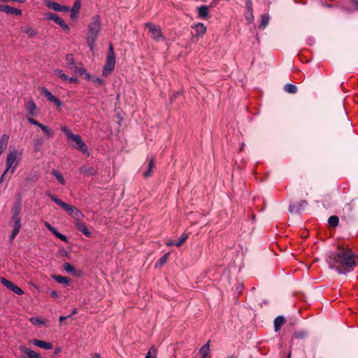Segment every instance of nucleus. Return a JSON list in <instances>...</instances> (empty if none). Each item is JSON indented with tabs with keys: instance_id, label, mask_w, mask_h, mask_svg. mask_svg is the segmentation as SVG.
Here are the masks:
<instances>
[{
	"instance_id": "nucleus-24",
	"label": "nucleus",
	"mask_w": 358,
	"mask_h": 358,
	"mask_svg": "<svg viewBox=\"0 0 358 358\" xmlns=\"http://www.w3.org/2000/svg\"><path fill=\"white\" fill-rule=\"evenodd\" d=\"M64 269L70 273H72L74 276H78L79 273L77 272L74 266H73L69 263H64L63 265Z\"/></svg>"
},
{
	"instance_id": "nucleus-22",
	"label": "nucleus",
	"mask_w": 358,
	"mask_h": 358,
	"mask_svg": "<svg viewBox=\"0 0 358 358\" xmlns=\"http://www.w3.org/2000/svg\"><path fill=\"white\" fill-rule=\"evenodd\" d=\"M285 322V320L282 316H278L274 320V328L275 331H278L281 328V327Z\"/></svg>"
},
{
	"instance_id": "nucleus-2",
	"label": "nucleus",
	"mask_w": 358,
	"mask_h": 358,
	"mask_svg": "<svg viewBox=\"0 0 358 358\" xmlns=\"http://www.w3.org/2000/svg\"><path fill=\"white\" fill-rule=\"evenodd\" d=\"M48 195L52 201L66 210L69 215L76 220L75 226L78 230L81 231L87 237L92 236L86 224L81 222L84 217V215L77 208L64 202L52 194L48 193Z\"/></svg>"
},
{
	"instance_id": "nucleus-19",
	"label": "nucleus",
	"mask_w": 358,
	"mask_h": 358,
	"mask_svg": "<svg viewBox=\"0 0 358 358\" xmlns=\"http://www.w3.org/2000/svg\"><path fill=\"white\" fill-rule=\"evenodd\" d=\"M31 343L34 345H36L38 348H41L45 349V350H50L53 348V345L52 343L46 342V341H43L41 340L34 339L31 341Z\"/></svg>"
},
{
	"instance_id": "nucleus-54",
	"label": "nucleus",
	"mask_w": 358,
	"mask_h": 358,
	"mask_svg": "<svg viewBox=\"0 0 358 358\" xmlns=\"http://www.w3.org/2000/svg\"><path fill=\"white\" fill-rule=\"evenodd\" d=\"M287 358H291V352H289V353L287 355Z\"/></svg>"
},
{
	"instance_id": "nucleus-48",
	"label": "nucleus",
	"mask_w": 358,
	"mask_h": 358,
	"mask_svg": "<svg viewBox=\"0 0 358 358\" xmlns=\"http://www.w3.org/2000/svg\"><path fill=\"white\" fill-rule=\"evenodd\" d=\"M50 296H51L52 297L57 298V297H58L59 294L57 293V291H52V292H50Z\"/></svg>"
},
{
	"instance_id": "nucleus-59",
	"label": "nucleus",
	"mask_w": 358,
	"mask_h": 358,
	"mask_svg": "<svg viewBox=\"0 0 358 358\" xmlns=\"http://www.w3.org/2000/svg\"><path fill=\"white\" fill-rule=\"evenodd\" d=\"M0 358H1V357H0Z\"/></svg>"
},
{
	"instance_id": "nucleus-37",
	"label": "nucleus",
	"mask_w": 358,
	"mask_h": 358,
	"mask_svg": "<svg viewBox=\"0 0 358 358\" xmlns=\"http://www.w3.org/2000/svg\"><path fill=\"white\" fill-rule=\"evenodd\" d=\"M188 238V234H183L179 238V240L175 243V245L177 247H180Z\"/></svg>"
},
{
	"instance_id": "nucleus-49",
	"label": "nucleus",
	"mask_w": 358,
	"mask_h": 358,
	"mask_svg": "<svg viewBox=\"0 0 358 358\" xmlns=\"http://www.w3.org/2000/svg\"><path fill=\"white\" fill-rule=\"evenodd\" d=\"M67 81L70 83H76L77 82V79L76 78H69V79L67 80Z\"/></svg>"
},
{
	"instance_id": "nucleus-41",
	"label": "nucleus",
	"mask_w": 358,
	"mask_h": 358,
	"mask_svg": "<svg viewBox=\"0 0 358 358\" xmlns=\"http://www.w3.org/2000/svg\"><path fill=\"white\" fill-rule=\"evenodd\" d=\"M56 237H57L58 238H59L60 240L63 241H67V238L66 237V236H64V234H62L60 233H59L56 229L55 230V232L52 233Z\"/></svg>"
},
{
	"instance_id": "nucleus-11",
	"label": "nucleus",
	"mask_w": 358,
	"mask_h": 358,
	"mask_svg": "<svg viewBox=\"0 0 358 358\" xmlns=\"http://www.w3.org/2000/svg\"><path fill=\"white\" fill-rule=\"evenodd\" d=\"M19 349L24 358H42L39 353L23 345L20 346Z\"/></svg>"
},
{
	"instance_id": "nucleus-55",
	"label": "nucleus",
	"mask_w": 358,
	"mask_h": 358,
	"mask_svg": "<svg viewBox=\"0 0 358 358\" xmlns=\"http://www.w3.org/2000/svg\"><path fill=\"white\" fill-rule=\"evenodd\" d=\"M75 313H76V309H74V310H73V314H75Z\"/></svg>"
},
{
	"instance_id": "nucleus-30",
	"label": "nucleus",
	"mask_w": 358,
	"mask_h": 358,
	"mask_svg": "<svg viewBox=\"0 0 358 358\" xmlns=\"http://www.w3.org/2000/svg\"><path fill=\"white\" fill-rule=\"evenodd\" d=\"M269 15L268 14H264L261 16V22L259 24V29H264L269 22Z\"/></svg>"
},
{
	"instance_id": "nucleus-18",
	"label": "nucleus",
	"mask_w": 358,
	"mask_h": 358,
	"mask_svg": "<svg viewBox=\"0 0 358 358\" xmlns=\"http://www.w3.org/2000/svg\"><path fill=\"white\" fill-rule=\"evenodd\" d=\"M25 108L31 116L36 115L37 106L33 100H29L25 103Z\"/></svg>"
},
{
	"instance_id": "nucleus-29",
	"label": "nucleus",
	"mask_w": 358,
	"mask_h": 358,
	"mask_svg": "<svg viewBox=\"0 0 358 358\" xmlns=\"http://www.w3.org/2000/svg\"><path fill=\"white\" fill-rule=\"evenodd\" d=\"M75 74L82 76L85 73V70L81 67L76 65L75 64L69 68Z\"/></svg>"
},
{
	"instance_id": "nucleus-56",
	"label": "nucleus",
	"mask_w": 358,
	"mask_h": 358,
	"mask_svg": "<svg viewBox=\"0 0 358 358\" xmlns=\"http://www.w3.org/2000/svg\"><path fill=\"white\" fill-rule=\"evenodd\" d=\"M59 351H60V350H59V349H57V350H56V352H56V353H57V352H59Z\"/></svg>"
},
{
	"instance_id": "nucleus-46",
	"label": "nucleus",
	"mask_w": 358,
	"mask_h": 358,
	"mask_svg": "<svg viewBox=\"0 0 358 358\" xmlns=\"http://www.w3.org/2000/svg\"><path fill=\"white\" fill-rule=\"evenodd\" d=\"M289 210L291 212H296L297 211V208L296 206H295V204H291L289 206Z\"/></svg>"
},
{
	"instance_id": "nucleus-50",
	"label": "nucleus",
	"mask_w": 358,
	"mask_h": 358,
	"mask_svg": "<svg viewBox=\"0 0 358 358\" xmlns=\"http://www.w3.org/2000/svg\"><path fill=\"white\" fill-rule=\"evenodd\" d=\"M8 173V172H6V171H4V173L2 174V176L0 178V182H2L5 179V177Z\"/></svg>"
},
{
	"instance_id": "nucleus-20",
	"label": "nucleus",
	"mask_w": 358,
	"mask_h": 358,
	"mask_svg": "<svg viewBox=\"0 0 358 358\" xmlns=\"http://www.w3.org/2000/svg\"><path fill=\"white\" fill-rule=\"evenodd\" d=\"M8 141H9V136L7 134H3L0 138V154L2 155L3 150L6 148Z\"/></svg>"
},
{
	"instance_id": "nucleus-53",
	"label": "nucleus",
	"mask_w": 358,
	"mask_h": 358,
	"mask_svg": "<svg viewBox=\"0 0 358 358\" xmlns=\"http://www.w3.org/2000/svg\"><path fill=\"white\" fill-rule=\"evenodd\" d=\"M67 317H64V316H60L59 317V321L62 322V321H64V320H66Z\"/></svg>"
},
{
	"instance_id": "nucleus-14",
	"label": "nucleus",
	"mask_w": 358,
	"mask_h": 358,
	"mask_svg": "<svg viewBox=\"0 0 358 358\" xmlns=\"http://www.w3.org/2000/svg\"><path fill=\"white\" fill-rule=\"evenodd\" d=\"M148 164L146 165V171L143 172V176L148 178L151 176L152 169L155 166V159L152 156H148L147 158Z\"/></svg>"
},
{
	"instance_id": "nucleus-39",
	"label": "nucleus",
	"mask_w": 358,
	"mask_h": 358,
	"mask_svg": "<svg viewBox=\"0 0 358 358\" xmlns=\"http://www.w3.org/2000/svg\"><path fill=\"white\" fill-rule=\"evenodd\" d=\"M66 65L68 68L73 66L74 64V58L73 55L71 54H69L66 56Z\"/></svg>"
},
{
	"instance_id": "nucleus-12",
	"label": "nucleus",
	"mask_w": 358,
	"mask_h": 358,
	"mask_svg": "<svg viewBox=\"0 0 358 358\" xmlns=\"http://www.w3.org/2000/svg\"><path fill=\"white\" fill-rule=\"evenodd\" d=\"M194 32L192 33V36L196 38L202 37L206 31V27L203 23H197L192 27Z\"/></svg>"
},
{
	"instance_id": "nucleus-44",
	"label": "nucleus",
	"mask_w": 358,
	"mask_h": 358,
	"mask_svg": "<svg viewBox=\"0 0 358 358\" xmlns=\"http://www.w3.org/2000/svg\"><path fill=\"white\" fill-rule=\"evenodd\" d=\"M93 82L98 85H102L103 84V80L100 78H93Z\"/></svg>"
},
{
	"instance_id": "nucleus-34",
	"label": "nucleus",
	"mask_w": 358,
	"mask_h": 358,
	"mask_svg": "<svg viewBox=\"0 0 358 358\" xmlns=\"http://www.w3.org/2000/svg\"><path fill=\"white\" fill-rule=\"evenodd\" d=\"M21 212V205L20 203H15L12 209V217H20V214Z\"/></svg>"
},
{
	"instance_id": "nucleus-3",
	"label": "nucleus",
	"mask_w": 358,
	"mask_h": 358,
	"mask_svg": "<svg viewBox=\"0 0 358 358\" xmlns=\"http://www.w3.org/2000/svg\"><path fill=\"white\" fill-rule=\"evenodd\" d=\"M101 17L99 15H94L88 25V31L86 36L87 43L91 51H93L96 41L101 30Z\"/></svg>"
},
{
	"instance_id": "nucleus-13",
	"label": "nucleus",
	"mask_w": 358,
	"mask_h": 358,
	"mask_svg": "<svg viewBox=\"0 0 358 358\" xmlns=\"http://www.w3.org/2000/svg\"><path fill=\"white\" fill-rule=\"evenodd\" d=\"M46 6L52 9L55 11H60V12H69L70 11V8L66 6H62L57 2L52 1H47L45 3Z\"/></svg>"
},
{
	"instance_id": "nucleus-52",
	"label": "nucleus",
	"mask_w": 358,
	"mask_h": 358,
	"mask_svg": "<svg viewBox=\"0 0 358 358\" xmlns=\"http://www.w3.org/2000/svg\"><path fill=\"white\" fill-rule=\"evenodd\" d=\"M351 2H352L355 6H356L357 7H358V0H351Z\"/></svg>"
},
{
	"instance_id": "nucleus-51",
	"label": "nucleus",
	"mask_w": 358,
	"mask_h": 358,
	"mask_svg": "<svg viewBox=\"0 0 358 358\" xmlns=\"http://www.w3.org/2000/svg\"><path fill=\"white\" fill-rule=\"evenodd\" d=\"M175 243L173 241H169L166 243V245L167 246H172V245H175Z\"/></svg>"
},
{
	"instance_id": "nucleus-28",
	"label": "nucleus",
	"mask_w": 358,
	"mask_h": 358,
	"mask_svg": "<svg viewBox=\"0 0 358 358\" xmlns=\"http://www.w3.org/2000/svg\"><path fill=\"white\" fill-rule=\"evenodd\" d=\"M52 278L55 280L58 283L68 285L70 282V279L66 277H63L59 275H53Z\"/></svg>"
},
{
	"instance_id": "nucleus-6",
	"label": "nucleus",
	"mask_w": 358,
	"mask_h": 358,
	"mask_svg": "<svg viewBox=\"0 0 358 358\" xmlns=\"http://www.w3.org/2000/svg\"><path fill=\"white\" fill-rule=\"evenodd\" d=\"M115 65V57L113 45H109L108 54L103 67V75L108 76L114 69Z\"/></svg>"
},
{
	"instance_id": "nucleus-16",
	"label": "nucleus",
	"mask_w": 358,
	"mask_h": 358,
	"mask_svg": "<svg viewBox=\"0 0 358 358\" xmlns=\"http://www.w3.org/2000/svg\"><path fill=\"white\" fill-rule=\"evenodd\" d=\"M43 94L51 102H53L56 106H61L62 103L60 100L56 97L55 96L52 95V93L48 91V90L45 88H42L41 90Z\"/></svg>"
},
{
	"instance_id": "nucleus-10",
	"label": "nucleus",
	"mask_w": 358,
	"mask_h": 358,
	"mask_svg": "<svg viewBox=\"0 0 358 358\" xmlns=\"http://www.w3.org/2000/svg\"><path fill=\"white\" fill-rule=\"evenodd\" d=\"M27 120L28 122L31 124H34V125H36V126H38V127L41 128V129L48 136H53L54 135V132L53 131L48 128V126H45L40 122H38V121H36V120L33 119L32 117H29L27 118Z\"/></svg>"
},
{
	"instance_id": "nucleus-47",
	"label": "nucleus",
	"mask_w": 358,
	"mask_h": 358,
	"mask_svg": "<svg viewBox=\"0 0 358 358\" xmlns=\"http://www.w3.org/2000/svg\"><path fill=\"white\" fill-rule=\"evenodd\" d=\"M151 350H152V349H150V350H149V352H148V354H147V355H146L145 358H156V356H155V354H154V355H152V353H151Z\"/></svg>"
},
{
	"instance_id": "nucleus-32",
	"label": "nucleus",
	"mask_w": 358,
	"mask_h": 358,
	"mask_svg": "<svg viewBox=\"0 0 358 358\" xmlns=\"http://www.w3.org/2000/svg\"><path fill=\"white\" fill-rule=\"evenodd\" d=\"M53 73L56 76H58L64 81H67V80L69 79V76L66 74H65L62 70L59 69H54Z\"/></svg>"
},
{
	"instance_id": "nucleus-31",
	"label": "nucleus",
	"mask_w": 358,
	"mask_h": 358,
	"mask_svg": "<svg viewBox=\"0 0 358 358\" xmlns=\"http://www.w3.org/2000/svg\"><path fill=\"white\" fill-rule=\"evenodd\" d=\"M52 174L57 178V180L63 185L66 184L65 180L61 172H59L57 170H52Z\"/></svg>"
},
{
	"instance_id": "nucleus-21",
	"label": "nucleus",
	"mask_w": 358,
	"mask_h": 358,
	"mask_svg": "<svg viewBox=\"0 0 358 358\" xmlns=\"http://www.w3.org/2000/svg\"><path fill=\"white\" fill-rule=\"evenodd\" d=\"M210 352V342L208 341L203 345L199 350V355L202 358H205L208 356Z\"/></svg>"
},
{
	"instance_id": "nucleus-45",
	"label": "nucleus",
	"mask_w": 358,
	"mask_h": 358,
	"mask_svg": "<svg viewBox=\"0 0 358 358\" xmlns=\"http://www.w3.org/2000/svg\"><path fill=\"white\" fill-rule=\"evenodd\" d=\"M45 226L47 227V229L50 231L52 233L55 232V230L56 229L54 228L50 223L48 222H45Z\"/></svg>"
},
{
	"instance_id": "nucleus-35",
	"label": "nucleus",
	"mask_w": 358,
	"mask_h": 358,
	"mask_svg": "<svg viewBox=\"0 0 358 358\" xmlns=\"http://www.w3.org/2000/svg\"><path fill=\"white\" fill-rule=\"evenodd\" d=\"M1 282L4 286H6L8 289H9L11 291L13 289L14 287L15 286V285L13 282L6 279L5 278H2L1 279Z\"/></svg>"
},
{
	"instance_id": "nucleus-25",
	"label": "nucleus",
	"mask_w": 358,
	"mask_h": 358,
	"mask_svg": "<svg viewBox=\"0 0 358 358\" xmlns=\"http://www.w3.org/2000/svg\"><path fill=\"white\" fill-rule=\"evenodd\" d=\"M21 31L27 34L30 37L35 36L37 34V31L29 26L21 27Z\"/></svg>"
},
{
	"instance_id": "nucleus-7",
	"label": "nucleus",
	"mask_w": 358,
	"mask_h": 358,
	"mask_svg": "<svg viewBox=\"0 0 358 358\" xmlns=\"http://www.w3.org/2000/svg\"><path fill=\"white\" fill-rule=\"evenodd\" d=\"M145 27L148 29V32L150 34L151 38L156 41H159L164 39L160 27L153 23H146Z\"/></svg>"
},
{
	"instance_id": "nucleus-42",
	"label": "nucleus",
	"mask_w": 358,
	"mask_h": 358,
	"mask_svg": "<svg viewBox=\"0 0 358 358\" xmlns=\"http://www.w3.org/2000/svg\"><path fill=\"white\" fill-rule=\"evenodd\" d=\"M12 292H13L14 293H15V294H17L18 295H22L24 294V291L20 287H19L17 285H15L14 287V288L12 290Z\"/></svg>"
},
{
	"instance_id": "nucleus-38",
	"label": "nucleus",
	"mask_w": 358,
	"mask_h": 358,
	"mask_svg": "<svg viewBox=\"0 0 358 358\" xmlns=\"http://www.w3.org/2000/svg\"><path fill=\"white\" fill-rule=\"evenodd\" d=\"M29 320L33 324H35V325H36V324L41 325L45 323V321L42 318H40L38 317H32L30 318Z\"/></svg>"
},
{
	"instance_id": "nucleus-4",
	"label": "nucleus",
	"mask_w": 358,
	"mask_h": 358,
	"mask_svg": "<svg viewBox=\"0 0 358 358\" xmlns=\"http://www.w3.org/2000/svg\"><path fill=\"white\" fill-rule=\"evenodd\" d=\"M61 131L66 134L68 140L71 141L73 143V144H72L73 147L80 151L84 155H90L87 146L78 134H73L71 129L66 126H62L61 127Z\"/></svg>"
},
{
	"instance_id": "nucleus-5",
	"label": "nucleus",
	"mask_w": 358,
	"mask_h": 358,
	"mask_svg": "<svg viewBox=\"0 0 358 358\" xmlns=\"http://www.w3.org/2000/svg\"><path fill=\"white\" fill-rule=\"evenodd\" d=\"M20 158V152L17 150H10L6 157V172H10L11 175L13 174L18 166Z\"/></svg>"
},
{
	"instance_id": "nucleus-57",
	"label": "nucleus",
	"mask_w": 358,
	"mask_h": 358,
	"mask_svg": "<svg viewBox=\"0 0 358 358\" xmlns=\"http://www.w3.org/2000/svg\"><path fill=\"white\" fill-rule=\"evenodd\" d=\"M87 78H90V75L89 74H87Z\"/></svg>"
},
{
	"instance_id": "nucleus-1",
	"label": "nucleus",
	"mask_w": 358,
	"mask_h": 358,
	"mask_svg": "<svg viewBox=\"0 0 358 358\" xmlns=\"http://www.w3.org/2000/svg\"><path fill=\"white\" fill-rule=\"evenodd\" d=\"M330 268L339 273L350 272L358 264V255L348 248H338L336 252H331L327 259Z\"/></svg>"
},
{
	"instance_id": "nucleus-58",
	"label": "nucleus",
	"mask_w": 358,
	"mask_h": 358,
	"mask_svg": "<svg viewBox=\"0 0 358 358\" xmlns=\"http://www.w3.org/2000/svg\"><path fill=\"white\" fill-rule=\"evenodd\" d=\"M1 155V154H0V156Z\"/></svg>"
},
{
	"instance_id": "nucleus-23",
	"label": "nucleus",
	"mask_w": 358,
	"mask_h": 358,
	"mask_svg": "<svg viewBox=\"0 0 358 358\" xmlns=\"http://www.w3.org/2000/svg\"><path fill=\"white\" fill-rule=\"evenodd\" d=\"M169 255L170 254L169 252H167L165 255H164L162 257H160L155 263V267L156 268L162 267L167 262Z\"/></svg>"
},
{
	"instance_id": "nucleus-40",
	"label": "nucleus",
	"mask_w": 358,
	"mask_h": 358,
	"mask_svg": "<svg viewBox=\"0 0 358 358\" xmlns=\"http://www.w3.org/2000/svg\"><path fill=\"white\" fill-rule=\"evenodd\" d=\"M245 20L251 23L254 20V16L252 11H248L247 10L245 15Z\"/></svg>"
},
{
	"instance_id": "nucleus-15",
	"label": "nucleus",
	"mask_w": 358,
	"mask_h": 358,
	"mask_svg": "<svg viewBox=\"0 0 358 358\" xmlns=\"http://www.w3.org/2000/svg\"><path fill=\"white\" fill-rule=\"evenodd\" d=\"M0 11L15 15H20L22 14V10L20 9L1 4H0Z\"/></svg>"
},
{
	"instance_id": "nucleus-26",
	"label": "nucleus",
	"mask_w": 358,
	"mask_h": 358,
	"mask_svg": "<svg viewBox=\"0 0 358 358\" xmlns=\"http://www.w3.org/2000/svg\"><path fill=\"white\" fill-rule=\"evenodd\" d=\"M80 172L87 175L93 176L96 173V170L93 166H82Z\"/></svg>"
},
{
	"instance_id": "nucleus-33",
	"label": "nucleus",
	"mask_w": 358,
	"mask_h": 358,
	"mask_svg": "<svg viewBox=\"0 0 358 358\" xmlns=\"http://www.w3.org/2000/svg\"><path fill=\"white\" fill-rule=\"evenodd\" d=\"M284 90L289 94H296L297 92V87L292 84H286L284 86Z\"/></svg>"
},
{
	"instance_id": "nucleus-36",
	"label": "nucleus",
	"mask_w": 358,
	"mask_h": 358,
	"mask_svg": "<svg viewBox=\"0 0 358 358\" xmlns=\"http://www.w3.org/2000/svg\"><path fill=\"white\" fill-rule=\"evenodd\" d=\"M338 217L336 215L331 216L328 220V223L331 227H336L338 224Z\"/></svg>"
},
{
	"instance_id": "nucleus-43",
	"label": "nucleus",
	"mask_w": 358,
	"mask_h": 358,
	"mask_svg": "<svg viewBox=\"0 0 358 358\" xmlns=\"http://www.w3.org/2000/svg\"><path fill=\"white\" fill-rule=\"evenodd\" d=\"M246 8L248 11H252V0H248L246 2Z\"/></svg>"
},
{
	"instance_id": "nucleus-9",
	"label": "nucleus",
	"mask_w": 358,
	"mask_h": 358,
	"mask_svg": "<svg viewBox=\"0 0 358 358\" xmlns=\"http://www.w3.org/2000/svg\"><path fill=\"white\" fill-rule=\"evenodd\" d=\"M46 18L50 20L57 23L63 30L69 31V25L59 16L56 15L53 13H48L46 14Z\"/></svg>"
},
{
	"instance_id": "nucleus-27",
	"label": "nucleus",
	"mask_w": 358,
	"mask_h": 358,
	"mask_svg": "<svg viewBox=\"0 0 358 358\" xmlns=\"http://www.w3.org/2000/svg\"><path fill=\"white\" fill-rule=\"evenodd\" d=\"M197 10L200 17L206 18L208 15L209 10L206 6H201L199 7Z\"/></svg>"
},
{
	"instance_id": "nucleus-17",
	"label": "nucleus",
	"mask_w": 358,
	"mask_h": 358,
	"mask_svg": "<svg viewBox=\"0 0 358 358\" xmlns=\"http://www.w3.org/2000/svg\"><path fill=\"white\" fill-rule=\"evenodd\" d=\"M80 7H81L80 0H76L74 1L72 8L70 10L71 19L74 20V19H77L78 17Z\"/></svg>"
},
{
	"instance_id": "nucleus-8",
	"label": "nucleus",
	"mask_w": 358,
	"mask_h": 358,
	"mask_svg": "<svg viewBox=\"0 0 358 358\" xmlns=\"http://www.w3.org/2000/svg\"><path fill=\"white\" fill-rule=\"evenodd\" d=\"M10 225L13 227V229L12 233L9 237L10 241H13L17 235L19 234L20 229L22 227L21 224V217H12L10 221Z\"/></svg>"
}]
</instances>
